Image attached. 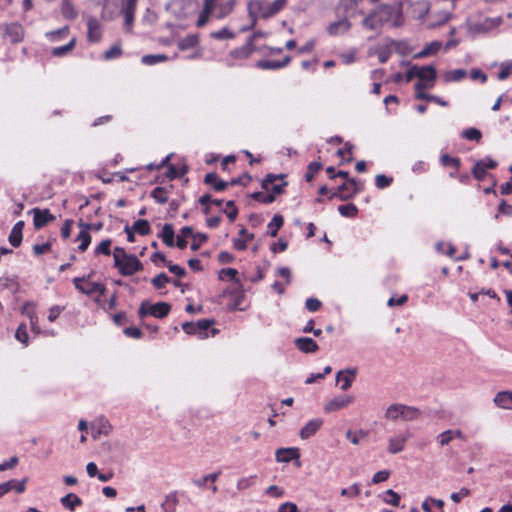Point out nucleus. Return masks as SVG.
Wrapping results in <instances>:
<instances>
[{
	"mask_svg": "<svg viewBox=\"0 0 512 512\" xmlns=\"http://www.w3.org/2000/svg\"><path fill=\"white\" fill-rule=\"evenodd\" d=\"M467 75L466 70L464 69H455L452 71H447L443 77L446 82H459L464 79Z\"/></svg>",
	"mask_w": 512,
	"mask_h": 512,
	"instance_id": "36",
	"label": "nucleus"
},
{
	"mask_svg": "<svg viewBox=\"0 0 512 512\" xmlns=\"http://www.w3.org/2000/svg\"><path fill=\"white\" fill-rule=\"evenodd\" d=\"M22 313L30 318L31 324H34V320L36 319L35 314V304L33 302H25L22 306Z\"/></svg>",
	"mask_w": 512,
	"mask_h": 512,
	"instance_id": "59",
	"label": "nucleus"
},
{
	"mask_svg": "<svg viewBox=\"0 0 512 512\" xmlns=\"http://www.w3.org/2000/svg\"><path fill=\"white\" fill-rule=\"evenodd\" d=\"M166 60H168V56L165 54H148L142 57L141 62L145 65H155Z\"/></svg>",
	"mask_w": 512,
	"mask_h": 512,
	"instance_id": "44",
	"label": "nucleus"
},
{
	"mask_svg": "<svg viewBox=\"0 0 512 512\" xmlns=\"http://www.w3.org/2000/svg\"><path fill=\"white\" fill-rule=\"evenodd\" d=\"M235 6V0H228L224 4L216 5V2H214V8L213 11H215V16L217 18H224L229 13L232 12Z\"/></svg>",
	"mask_w": 512,
	"mask_h": 512,
	"instance_id": "28",
	"label": "nucleus"
},
{
	"mask_svg": "<svg viewBox=\"0 0 512 512\" xmlns=\"http://www.w3.org/2000/svg\"><path fill=\"white\" fill-rule=\"evenodd\" d=\"M284 177H285V175H283V174H280V175L267 174L266 177L262 181V188L267 191L271 190L272 191L271 194H274V196L277 194H281L283 192L284 186L287 185V182H283L282 184H274V182L278 178L282 179Z\"/></svg>",
	"mask_w": 512,
	"mask_h": 512,
	"instance_id": "10",
	"label": "nucleus"
},
{
	"mask_svg": "<svg viewBox=\"0 0 512 512\" xmlns=\"http://www.w3.org/2000/svg\"><path fill=\"white\" fill-rule=\"evenodd\" d=\"M265 494L273 498H281L284 496L285 492L282 488L276 485H271L265 490Z\"/></svg>",
	"mask_w": 512,
	"mask_h": 512,
	"instance_id": "64",
	"label": "nucleus"
},
{
	"mask_svg": "<svg viewBox=\"0 0 512 512\" xmlns=\"http://www.w3.org/2000/svg\"><path fill=\"white\" fill-rule=\"evenodd\" d=\"M406 442V438L398 437V438H390L388 443V451L391 454H397L404 449V445Z\"/></svg>",
	"mask_w": 512,
	"mask_h": 512,
	"instance_id": "34",
	"label": "nucleus"
},
{
	"mask_svg": "<svg viewBox=\"0 0 512 512\" xmlns=\"http://www.w3.org/2000/svg\"><path fill=\"white\" fill-rule=\"evenodd\" d=\"M360 494V485L359 484H353L349 488H343L341 490V495L346 496L349 498L356 497Z\"/></svg>",
	"mask_w": 512,
	"mask_h": 512,
	"instance_id": "63",
	"label": "nucleus"
},
{
	"mask_svg": "<svg viewBox=\"0 0 512 512\" xmlns=\"http://www.w3.org/2000/svg\"><path fill=\"white\" fill-rule=\"evenodd\" d=\"M0 35L5 43L17 44L24 39V28L18 22L1 24Z\"/></svg>",
	"mask_w": 512,
	"mask_h": 512,
	"instance_id": "4",
	"label": "nucleus"
},
{
	"mask_svg": "<svg viewBox=\"0 0 512 512\" xmlns=\"http://www.w3.org/2000/svg\"><path fill=\"white\" fill-rule=\"evenodd\" d=\"M396 8L392 5L381 4L373 9L361 22L363 28L371 31L380 30L388 23L394 14Z\"/></svg>",
	"mask_w": 512,
	"mask_h": 512,
	"instance_id": "2",
	"label": "nucleus"
},
{
	"mask_svg": "<svg viewBox=\"0 0 512 512\" xmlns=\"http://www.w3.org/2000/svg\"><path fill=\"white\" fill-rule=\"evenodd\" d=\"M502 23L501 17L489 18L486 17L483 20H479L471 24L470 28L476 33H487L497 28Z\"/></svg>",
	"mask_w": 512,
	"mask_h": 512,
	"instance_id": "8",
	"label": "nucleus"
},
{
	"mask_svg": "<svg viewBox=\"0 0 512 512\" xmlns=\"http://www.w3.org/2000/svg\"><path fill=\"white\" fill-rule=\"evenodd\" d=\"M181 234L184 237L191 236L193 239H199L200 242H206L208 240V235L205 233H194L193 228L191 226H185L181 229Z\"/></svg>",
	"mask_w": 512,
	"mask_h": 512,
	"instance_id": "46",
	"label": "nucleus"
},
{
	"mask_svg": "<svg viewBox=\"0 0 512 512\" xmlns=\"http://www.w3.org/2000/svg\"><path fill=\"white\" fill-rule=\"evenodd\" d=\"M160 237L163 243L168 247H173L175 245V233L172 224H164Z\"/></svg>",
	"mask_w": 512,
	"mask_h": 512,
	"instance_id": "27",
	"label": "nucleus"
},
{
	"mask_svg": "<svg viewBox=\"0 0 512 512\" xmlns=\"http://www.w3.org/2000/svg\"><path fill=\"white\" fill-rule=\"evenodd\" d=\"M29 213L33 214V225L36 230L45 227L48 223L56 219L55 216L50 213L49 209L33 208Z\"/></svg>",
	"mask_w": 512,
	"mask_h": 512,
	"instance_id": "7",
	"label": "nucleus"
},
{
	"mask_svg": "<svg viewBox=\"0 0 512 512\" xmlns=\"http://www.w3.org/2000/svg\"><path fill=\"white\" fill-rule=\"evenodd\" d=\"M294 343L303 353H314L319 349L318 344L310 337L296 338Z\"/></svg>",
	"mask_w": 512,
	"mask_h": 512,
	"instance_id": "20",
	"label": "nucleus"
},
{
	"mask_svg": "<svg viewBox=\"0 0 512 512\" xmlns=\"http://www.w3.org/2000/svg\"><path fill=\"white\" fill-rule=\"evenodd\" d=\"M75 44H76V39L73 38L66 45L59 46V47H54L52 49L51 53L55 57L65 56V55H67L68 53H70L74 49Z\"/></svg>",
	"mask_w": 512,
	"mask_h": 512,
	"instance_id": "35",
	"label": "nucleus"
},
{
	"mask_svg": "<svg viewBox=\"0 0 512 512\" xmlns=\"http://www.w3.org/2000/svg\"><path fill=\"white\" fill-rule=\"evenodd\" d=\"M112 241L111 239H105L101 241V243L95 248V255L103 254L106 256H109L111 254V247Z\"/></svg>",
	"mask_w": 512,
	"mask_h": 512,
	"instance_id": "56",
	"label": "nucleus"
},
{
	"mask_svg": "<svg viewBox=\"0 0 512 512\" xmlns=\"http://www.w3.org/2000/svg\"><path fill=\"white\" fill-rule=\"evenodd\" d=\"M403 410H404V413H403L402 419L405 421L415 420V419L419 418V416L421 415L420 410L414 406L404 405Z\"/></svg>",
	"mask_w": 512,
	"mask_h": 512,
	"instance_id": "47",
	"label": "nucleus"
},
{
	"mask_svg": "<svg viewBox=\"0 0 512 512\" xmlns=\"http://www.w3.org/2000/svg\"><path fill=\"white\" fill-rule=\"evenodd\" d=\"M322 419H312L306 423V425L300 430V437L302 439H308L313 436L322 426Z\"/></svg>",
	"mask_w": 512,
	"mask_h": 512,
	"instance_id": "23",
	"label": "nucleus"
},
{
	"mask_svg": "<svg viewBox=\"0 0 512 512\" xmlns=\"http://www.w3.org/2000/svg\"><path fill=\"white\" fill-rule=\"evenodd\" d=\"M462 137L467 140H470V141L478 142L481 139L482 134H481L480 130L472 127V128L463 130Z\"/></svg>",
	"mask_w": 512,
	"mask_h": 512,
	"instance_id": "55",
	"label": "nucleus"
},
{
	"mask_svg": "<svg viewBox=\"0 0 512 512\" xmlns=\"http://www.w3.org/2000/svg\"><path fill=\"white\" fill-rule=\"evenodd\" d=\"M338 212L343 217L354 218L358 215V208L355 204L348 203L345 205H340L338 207Z\"/></svg>",
	"mask_w": 512,
	"mask_h": 512,
	"instance_id": "41",
	"label": "nucleus"
},
{
	"mask_svg": "<svg viewBox=\"0 0 512 512\" xmlns=\"http://www.w3.org/2000/svg\"><path fill=\"white\" fill-rule=\"evenodd\" d=\"M24 225V221L20 220L12 227L8 240L13 247H19L22 243Z\"/></svg>",
	"mask_w": 512,
	"mask_h": 512,
	"instance_id": "21",
	"label": "nucleus"
},
{
	"mask_svg": "<svg viewBox=\"0 0 512 512\" xmlns=\"http://www.w3.org/2000/svg\"><path fill=\"white\" fill-rule=\"evenodd\" d=\"M215 324L214 319H201L197 322H184L182 330L188 335H196L200 339L208 337V330Z\"/></svg>",
	"mask_w": 512,
	"mask_h": 512,
	"instance_id": "5",
	"label": "nucleus"
},
{
	"mask_svg": "<svg viewBox=\"0 0 512 512\" xmlns=\"http://www.w3.org/2000/svg\"><path fill=\"white\" fill-rule=\"evenodd\" d=\"M440 162L443 166L447 167V166H453L455 168V170L457 171L460 167V159L459 158H455V157H451L450 155L448 154H443L441 157H440Z\"/></svg>",
	"mask_w": 512,
	"mask_h": 512,
	"instance_id": "52",
	"label": "nucleus"
},
{
	"mask_svg": "<svg viewBox=\"0 0 512 512\" xmlns=\"http://www.w3.org/2000/svg\"><path fill=\"white\" fill-rule=\"evenodd\" d=\"M171 279L164 273H159L152 280L151 283L156 289L163 288L167 283H169Z\"/></svg>",
	"mask_w": 512,
	"mask_h": 512,
	"instance_id": "54",
	"label": "nucleus"
},
{
	"mask_svg": "<svg viewBox=\"0 0 512 512\" xmlns=\"http://www.w3.org/2000/svg\"><path fill=\"white\" fill-rule=\"evenodd\" d=\"M442 47V42L433 41L425 46L423 50L418 52L414 57L415 58H424L428 55H432L437 53Z\"/></svg>",
	"mask_w": 512,
	"mask_h": 512,
	"instance_id": "33",
	"label": "nucleus"
},
{
	"mask_svg": "<svg viewBox=\"0 0 512 512\" xmlns=\"http://www.w3.org/2000/svg\"><path fill=\"white\" fill-rule=\"evenodd\" d=\"M61 505L69 510L74 511L77 507L82 505V500L74 493H68L60 499Z\"/></svg>",
	"mask_w": 512,
	"mask_h": 512,
	"instance_id": "25",
	"label": "nucleus"
},
{
	"mask_svg": "<svg viewBox=\"0 0 512 512\" xmlns=\"http://www.w3.org/2000/svg\"><path fill=\"white\" fill-rule=\"evenodd\" d=\"M284 224V218L280 214H276L273 216L272 220L267 225V234L271 237H276L279 229Z\"/></svg>",
	"mask_w": 512,
	"mask_h": 512,
	"instance_id": "30",
	"label": "nucleus"
},
{
	"mask_svg": "<svg viewBox=\"0 0 512 512\" xmlns=\"http://www.w3.org/2000/svg\"><path fill=\"white\" fill-rule=\"evenodd\" d=\"M139 235H148L151 231L150 224L145 219H139L133 223L131 227Z\"/></svg>",
	"mask_w": 512,
	"mask_h": 512,
	"instance_id": "43",
	"label": "nucleus"
},
{
	"mask_svg": "<svg viewBox=\"0 0 512 512\" xmlns=\"http://www.w3.org/2000/svg\"><path fill=\"white\" fill-rule=\"evenodd\" d=\"M15 338L23 343L25 346L28 345V333L25 324H21L15 333Z\"/></svg>",
	"mask_w": 512,
	"mask_h": 512,
	"instance_id": "61",
	"label": "nucleus"
},
{
	"mask_svg": "<svg viewBox=\"0 0 512 512\" xmlns=\"http://www.w3.org/2000/svg\"><path fill=\"white\" fill-rule=\"evenodd\" d=\"M115 267L118 268L119 273L123 276H131L135 272L141 271L143 269L141 261L132 254L120 261V264L115 265Z\"/></svg>",
	"mask_w": 512,
	"mask_h": 512,
	"instance_id": "6",
	"label": "nucleus"
},
{
	"mask_svg": "<svg viewBox=\"0 0 512 512\" xmlns=\"http://www.w3.org/2000/svg\"><path fill=\"white\" fill-rule=\"evenodd\" d=\"M102 37V28L98 19L89 17L87 19V39L91 43H97Z\"/></svg>",
	"mask_w": 512,
	"mask_h": 512,
	"instance_id": "11",
	"label": "nucleus"
},
{
	"mask_svg": "<svg viewBox=\"0 0 512 512\" xmlns=\"http://www.w3.org/2000/svg\"><path fill=\"white\" fill-rule=\"evenodd\" d=\"M322 164L320 162H311L307 167V171L305 173L306 181L310 182L314 176L321 170Z\"/></svg>",
	"mask_w": 512,
	"mask_h": 512,
	"instance_id": "50",
	"label": "nucleus"
},
{
	"mask_svg": "<svg viewBox=\"0 0 512 512\" xmlns=\"http://www.w3.org/2000/svg\"><path fill=\"white\" fill-rule=\"evenodd\" d=\"M216 1L217 0H204V9L200 13L198 20H197L198 27H202L207 23V21L209 19V15L213 11V8H214V2H216Z\"/></svg>",
	"mask_w": 512,
	"mask_h": 512,
	"instance_id": "29",
	"label": "nucleus"
},
{
	"mask_svg": "<svg viewBox=\"0 0 512 512\" xmlns=\"http://www.w3.org/2000/svg\"><path fill=\"white\" fill-rule=\"evenodd\" d=\"M198 36L196 34L187 35L178 42V48L180 50H187L194 48L198 44Z\"/></svg>",
	"mask_w": 512,
	"mask_h": 512,
	"instance_id": "38",
	"label": "nucleus"
},
{
	"mask_svg": "<svg viewBox=\"0 0 512 512\" xmlns=\"http://www.w3.org/2000/svg\"><path fill=\"white\" fill-rule=\"evenodd\" d=\"M255 478H256V476L240 478L237 482V489L245 490V489L250 488L254 484Z\"/></svg>",
	"mask_w": 512,
	"mask_h": 512,
	"instance_id": "62",
	"label": "nucleus"
},
{
	"mask_svg": "<svg viewBox=\"0 0 512 512\" xmlns=\"http://www.w3.org/2000/svg\"><path fill=\"white\" fill-rule=\"evenodd\" d=\"M428 70V73H429V76H428V80L432 83H434L435 79H436V69L434 66L432 65H427V66H422V67H419L417 65H414L412 66L406 73V79L407 81H411L413 78L415 77H422L421 75V71L422 70Z\"/></svg>",
	"mask_w": 512,
	"mask_h": 512,
	"instance_id": "16",
	"label": "nucleus"
},
{
	"mask_svg": "<svg viewBox=\"0 0 512 512\" xmlns=\"http://www.w3.org/2000/svg\"><path fill=\"white\" fill-rule=\"evenodd\" d=\"M351 27V22L346 16H344L343 18L330 23L329 26L327 27V32L331 36H338L348 32L351 29Z\"/></svg>",
	"mask_w": 512,
	"mask_h": 512,
	"instance_id": "13",
	"label": "nucleus"
},
{
	"mask_svg": "<svg viewBox=\"0 0 512 512\" xmlns=\"http://www.w3.org/2000/svg\"><path fill=\"white\" fill-rule=\"evenodd\" d=\"M151 197L159 204L168 201V190L165 187L157 186L151 191Z\"/></svg>",
	"mask_w": 512,
	"mask_h": 512,
	"instance_id": "37",
	"label": "nucleus"
},
{
	"mask_svg": "<svg viewBox=\"0 0 512 512\" xmlns=\"http://www.w3.org/2000/svg\"><path fill=\"white\" fill-rule=\"evenodd\" d=\"M494 403L502 409H512V392H498L494 398Z\"/></svg>",
	"mask_w": 512,
	"mask_h": 512,
	"instance_id": "26",
	"label": "nucleus"
},
{
	"mask_svg": "<svg viewBox=\"0 0 512 512\" xmlns=\"http://www.w3.org/2000/svg\"><path fill=\"white\" fill-rule=\"evenodd\" d=\"M77 240L81 242L78 246V250L84 252L87 250L91 243V236L88 233V231L85 228H83V230L78 234Z\"/></svg>",
	"mask_w": 512,
	"mask_h": 512,
	"instance_id": "45",
	"label": "nucleus"
},
{
	"mask_svg": "<svg viewBox=\"0 0 512 512\" xmlns=\"http://www.w3.org/2000/svg\"><path fill=\"white\" fill-rule=\"evenodd\" d=\"M360 1L361 0H340L337 11H343V13L348 14L357 9Z\"/></svg>",
	"mask_w": 512,
	"mask_h": 512,
	"instance_id": "42",
	"label": "nucleus"
},
{
	"mask_svg": "<svg viewBox=\"0 0 512 512\" xmlns=\"http://www.w3.org/2000/svg\"><path fill=\"white\" fill-rule=\"evenodd\" d=\"M276 461L279 463H288L299 458L298 448H279L276 453Z\"/></svg>",
	"mask_w": 512,
	"mask_h": 512,
	"instance_id": "19",
	"label": "nucleus"
},
{
	"mask_svg": "<svg viewBox=\"0 0 512 512\" xmlns=\"http://www.w3.org/2000/svg\"><path fill=\"white\" fill-rule=\"evenodd\" d=\"M106 292V288L101 283L89 282L85 285L83 290V294L92 295L94 293H99L100 296H103Z\"/></svg>",
	"mask_w": 512,
	"mask_h": 512,
	"instance_id": "39",
	"label": "nucleus"
},
{
	"mask_svg": "<svg viewBox=\"0 0 512 512\" xmlns=\"http://www.w3.org/2000/svg\"><path fill=\"white\" fill-rule=\"evenodd\" d=\"M229 219L230 222H234L238 215V209L233 200H229L226 202V208L222 210Z\"/></svg>",
	"mask_w": 512,
	"mask_h": 512,
	"instance_id": "48",
	"label": "nucleus"
},
{
	"mask_svg": "<svg viewBox=\"0 0 512 512\" xmlns=\"http://www.w3.org/2000/svg\"><path fill=\"white\" fill-rule=\"evenodd\" d=\"M357 370L347 369L345 371H339L336 375V382L341 383V390L346 391L351 387L352 381L356 375Z\"/></svg>",
	"mask_w": 512,
	"mask_h": 512,
	"instance_id": "18",
	"label": "nucleus"
},
{
	"mask_svg": "<svg viewBox=\"0 0 512 512\" xmlns=\"http://www.w3.org/2000/svg\"><path fill=\"white\" fill-rule=\"evenodd\" d=\"M137 0H125L121 12L124 16V26L131 30L134 22Z\"/></svg>",
	"mask_w": 512,
	"mask_h": 512,
	"instance_id": "14",
	"label": "nucleus"
},
{
	"mask_svg": "<svg viewBox=\"0 0 512 512\" xmlns=\"http://www.w3.org/2000/svg\"><path fill=\"white\" fill-rule=\"evenodd\" d=\"M348 184L350 188V192H347L349 195V199L353 198L356 194L360 193L363 190V184L358 183L355 178L348 179Z\"/></svg>",
	"mask_w": 512,
	"mask_h": 512,
	"instance_id": "57",
	"label": "nucleus"
},
{
	"mask_svg": "<svg viewBox=\"0 0 512 512\" xmlns=\"http://www.w3.org/2000/svg\"><path fill=\"white\" fill-rule=\"evenodd\" d=\"M393 181L392 177H388L384 174H378L375 177V185L378 189H385L391 185Z\"/></svg>",
	"mask_w": 512,
	"mask_h": 512,
	"instance_id": "58",
	"label": "nucleus"
},
{
	"mask_svg": "<svg viewBox=\"0 0 512 512\" xmlns=\"http://www.w3.org/2000/svg\"><path fill=\"white\" fill-rule=\"evenodd\" d=\"M26 479L17 480L11 479L7 482L0 484V498L6 495L11 490H14L17 494H21L25 491Z\"/></svg>",
	"mask_w": 512,
	"mask_h": 512,
	"instance_id": "15",
	"label": "nucleus"
},
{
	"mask_svg": "<svg viewBox=\"0 0 512 512\" xmlns=\"http://www.w3.org/2000/svg\"><path fill=\"white\" fill-rule=\"evenodd\" d=\"M287 5V0H275L267 2L264 0H250L247 3L248 15L251 19V25L243 27L242 32L252 29L258 18L269 19L277 15Z\"/></svg>",
	"mask_w": 512,
	"mask_h": 512,
	"instance_id": "1",
	"label": "nucleus"
},
{
	"mask_svg": "<svg viewBox=\"0 0 512 512\" xmlns=\"http://www.w3.org/2000/svg\"><path fill=\"white\" fill-rule=\"evenodd\" d=\"M353 401L354 397L351 395L336 396L325 404L324 411L326 413H331L341 410L343 408L348 407L351 403H353Z\"/></svg>",
	"mask_w": 512,
	"mask_h": 512,
	"instance_id": "9",
	"label": "nucleus"
},
{
	"mask_svg": "<svg viewBox=\"0 0 512 512\" xmlns=\"http://www.w3.org/2000/svg\"><path fill=\"white\" fill-rule=\"evenodd\" d=\"M61 13L68 20H74L78 16V11L70 0H62Z\"/></svg>",
	"mask_w": 512,
	"mask_h": 512,
	"instance_id": "31",
	"label": "nucleus"
},
{
	"mask_svg": "<svg viewBox=\"0 0 512 512\" xmlns=\"http://www.w3.org/2000/svg\"><path fill=\"white\" fill-rule=\"evenodd\" d=\"M254 51H256V47L252 44V39H248L243 46L233 49L230 56L236 59H246Z\"/></svg>",
	"mask_w": 512,
	"mask_h": 512,
	"instance_id": "22",
	"label": "nucleus"
},
{
	"mask_svg": "<svg viewBox=\"0 0 512 512\" xmlns=\"http://www.w3.org/2000/svg\"><path fill=\"white\" fill-rule=\"evenodd\" d=\"M251 198L263 204H270L275 201L274 194H265L263 192H254L251 194Z\"/></svg>",
	"mask_w": 512,
	"mask_h": 512,
	"instance_id": "53",
	"label": "nucleus"
},
{
	"mask_svg": "<svg viewBox=\"0 0 512 512\" xmlns=\"http://www.w3.org/2000/svg\"><path fill=\"white\" fill-rule=\"evenodd\" d=\"M204 183L212 185L217 192L224 191L229 186L228 181L218 180V175L215 172L207 173Z\"/></svg>",
	"mask_w": 512,
	"mask_h": 512,
	"instance_id": "24",
	"label": "nucleus"
},
{
	"mask_svg": "<svg viewBox=\"0 0 512 512\" xmlns=\"http://www.w3.org/2000/svg\"><path fill=\"white\" fill-rule=\"evenodd\" d=\"M112 426L107 418L101 416L91 422L92 436L97 438L100 435H108Z\"/></svg>",
	"mask_w": 512,
	"mask_h": 512,
	"instance_id": "12",
	"label": "nucleus"
},
{
	"mask_svg": "<svg viewBox=\"0 0 512 512\" xmlns=\"http://www.w3.org/2000/svg\"><path fill=\"white\" fill-rule=\"evenodd\" d=\"M170 311L171 305L167 302H158L152 304L149 301L145 300L140 304L138 316L140 318H144L148 315H151L155 318L163 319L166 316H168Z\"/></svg>",
	"mask_w": 512,
	"mask_h": 512,
	"instance_id": "3",
	"label": "nucleus"
},
{
	"mask_svg": "<svg viewBox=\"0 0 512 512\" xmlns=\"http://www.w3.org/2000/svg\"><path fill=\"white\" fill-rule=\"evenodd\" d=\"M368 435V432L359 430L353 433L351 430L346 432V437L355 445L359 444L360 440L365 438Z\"/></svg>",
	"mask_w": 512,
	"mask_h": 512,
	"instance_id": "60",
	"label": "nucleus"
},
{
	"mask_svg": "<svg viewBox=\"0 0 512 512\" xmlns=\"http://www.w3.org/2000/svg\"><path fill=\"white\" fill-rule=\"evenodd\" d=\"M471 172L473 177L478 181H482L487 176V170L481 165L479 161L474 163Z\"/></svg>",
	"mask_w": 512,
	"mask_h": 512,
	"instance_id": "51",
	"label": "nucleus"
},
{
	"mask_svg": "<svg viewBox=\"0 0 512 512\" xmlns=\"http://www.w3.org/2000/svg\"><path fill=\"white\" fill-rule=\"evenodd\" d=\"M291 62L290 56H285L283 60H259L256 63V67L263 70H278L286 67Z\"/></svg>",
	"mask_w": 512,
	"mask_h": 512,
	"instance_id": "17",
	"label": "nucleus"
},
{
	"mask_svg": "<svg viewBox=\"0 0 512 512\" xmlns=\"http://www.w3.org/2000/svg\"><path fill=\"white\" fill-rule=\"evenodd\" d=\"M210 36L217 40H225V39H233L235 34L230 31L227 27H223L218 31H214L210 34Z\"/></svg>",
	"mask_w": 512,
	"mask_h": 512,
	"instance_id": "49",
	"label": "nucleus"
},
{
	"mask_svg": "<svg viewBox=\"0 0 512 512\" xmlns=\"http://www.w3.org/2000/svg\"><path fill=\"white\" fill-rule=\"evenodd\" d=\"M404 404H392L390 405L385 413V417L389 420L396 421L403 417Z\"/></svg>",
	"mask_w": 512,
	"mask_h": 512,
	"instance_id": "32",
	"label": "nucleus"
},
{
	"mask_svg": "<svg viewBox=\"0 0 512 512\" xmlns=\"http://www.w3.org/2000/svg\"><path fill=\"white\" fill-rule=\"evenodd\" d=\"M177 503V492H171L165 497V502L162 504V507L165 512H175Z\"/></svg>",
	"mask_w": 512,
	"mask_h": 512,
	"instance_id": "40",
	"label": "nucleus"
}]
</instances>
